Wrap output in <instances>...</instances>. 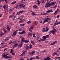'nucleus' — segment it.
Segmentation results:
<instances>
[{
    "label": "nucleus",
    "instance_id": "nucleus-45",
    "mask_svg": "<svg viewBox=\"0 0 60 60\" xmlns=\"http://www.w3.org/2000/svg\"><path fill=\"white\" fill-rule=\"evenodd\" d=\"M8 10V7L6 6V8H5V10Z\"/></svg>",
    "mask_w": 60,
    "mask_h": 60
},
{
    "label": "nucleus",
    "instance_id": "nucleus-41",
    "mask_svg": "<svg viewBox=\"0 0 60 60\" xmlns=\"http://www.w3.org/2000/svg\"><path fill=\"white\" fill-rule=\"evenodd\" d=\"M56 55V52H55L53 54V56H55Z\"/></svg>",
    "mask_w": 60,
    "mask_h": 60
},
{
    "label": "nucleus",
    "instance_id": "nucleus-4",
    "mask_svg": "<svg viewBox=\"0 0 60 60\" xmlns=\"http://www.w3.org/2000/svg\"><path fill=\"white\" fill-rule=\"evenodd\" d=\"M21 40L22 42H24L25 43H28L29 41V40L28 39L27 40H25V39L24 38V37H22L21 38Z\"/></svg>",
    "mask_w": 60,
    "mask_h": 60
},
{
    "label": "nucleus",
    "instance_id": "nucleus-5",
    "mask_svg": "<svg viewBox=\"0 0 60 60\" xmlns=\"http://www.w3.org/2000/svg\"><path fill=\"white\" fill-rule=\"evenodd\" d=\"M51 19V18H47L45 19L44 20L42 24H44L45 23L47 22H48V20H50Z\"/></svg>",
    "mask_w": 60,
    "mask_h": 60
},
{
    "label": "nucleus",
    "instance_id": "nucleus-15",
    "mask_svg": "<svg viewBox=\"0 0 60 60\" xmlns=\"http://www.w3.org/2000/svg\"><path fill=\"white\" fill-rule=\"evenodd\" d=\"M50 12H52V10H48L46 11V12L47 13H50Z\"/></svg>",
    "mask_w": 60,
    "mask_h": 60
},
{
    "label": "nucleus",
    "instance_id": "nucleus-53",
    "mask_svg": "<svg viewBox=\"0 0 60 60\" xmlns=\"http://www.w3.org/2000/svg\"><path fill=\"white\" fill-rule=\"evenodd\" d=\"M46 52V51L45 50H44L42 52V53H44V52Z\"/></svg>",
    "mask_w": 60,
    "mask_h": 60
},
{
    "label": "nucleus",
    "instance_id": "nucleus-57",
    "mask_svg": "<svg viewBox=\"0 0 60 60\" xmlns=\"http://www.w3.org/2000/svg\"><path fill=\"white\" fill-rule=\"evenodd\" d=\"M33 27L31 26V27L30 28V29H33Z\"/></svg>",
    "mask_w": 60,
    "mask_h": 60
},
{
    "label": "nucleus",
    "instance_id": "nucleus-55",
    "mask_svg": "<svg viewBox=\"0 0 60 60\" xmlns=\"http://www.w3.org/2000/svg\"><path fill=\"white\" fill-rule=\"evenodd\" d=\"M1 44L2 45H3L4 44H5V43H1Z\"/></svg>",
    "mask_w": 60,
    "mask_h": 60
},
{
    "label": "nucleus",
    "instance_id": "nucleus-47",
    "mask_svg": "<svg viewBox=\"0 0 60 60\" xmlns=\"http://www.w3.org/2000/svg\"><path fill=\"white\" fill-rule=\"evenodd\" d=\"M57 6V5L56 4L55 6H54V8H56Z\"/></svg>",
    "mask_w": 60,
    "mask_h": 60
},
{
    "label": "nucleus",
    "instance_id": "nucleus-3",
    "mask_svg": "<svg viewBox=\"0 0 60 60\" xmlns=\"http://www.w3.org/2000/svg\"><path fill=\"white\" fill-rule=\"evenodd\" d=\"M52 1H53V0H51L50 1L48 2L49 0H45V3H47L46 4V6H45V7H46V8H48V7H49V4Z\"/></svg>",
    "mask_w": 60,
    "mask_h": 60
},
{
    "label": "nucleus",
    "instance_id": "nucleus-19",
    "mask_svg": "<svg viewBox=\"0 0 60 60\" xmlns=\"http://www.w3.org/2000/svg\"><path fill=\"white\" fill-rule=\"evenodd\" d=\"M11 53H12V55H15V53L12 52L13 50L12 49H11Z\"/></svg>",
    "mask_w": 60,
    "mask_h": 60
},
{
    "label": "nucleus",
    "instance_id": "nucleus-9",
    "mask_svg": "<svg viewBox=\"0 0 60 60\" xmlns=\"http://www.w3.org/2000/svg\"><path fill=\"white\" fill-rule=\"evenodd\" d=\"M59 11V9H58L54 13V15H55L57 13V12Z\"/></svg>",
    "mask_w": 60,
    "mask_h": 60
},
{
    "label": "nucleus",
    "instance_id": "nucleus-51",
    "mask_svg": "<svg viewBox=\"0 0 60 60\" xmlns=\"http://www.w3.org/2000/svg\"><path fill=\"white\" fill-rule=\"evenodd\" d=\"M59 17H60V16L59 15H58L57 16V17L58 19H59Z\"/></svg>",
    "mask_w": 60,
    "mask_h": 60
},
{
    "label": "nucleus",
    "instance_id": "nucleus-31",
    "mask_svg": "<svg viewBox=\"0 0 60 60\" xmlns=\"http://www.w3.org/2000/svg\"><path fill=\"white\" fill-rule=\"evenodd\" d=\"M3 35H4V33H0V36L2 37Z\"/></svg>",
    "mask_w": 60,
    "mask_h": 60
},
{
    "label": "nucleus",
    "instance_id": "nucleus-26",
    "mask_svg": "<svg viewBox=\"0 0 60 60\" xmlns=\"http://www.w3.org/2000/svg\"><path fill=\"white\" fill-rule=\"evenodd\" d=\"M21 11H19L18 12H17V15H19V14H20V13H21Z\"/></svg>",
    "mask_w": 60,
    "mask_h": 60
},
{
    "label": "nucleus",
    "instance_id": "nucleus-52",
    "mask_svg": "<svg viewBox=\"0 0 60 60\" xmlns=\"http://www.w3.org/2000/svg\"><path fill=\"white\" fill-rule=\"evenodd\" d=\"M32 14L33 15H35V13H34V12H33L32 13Z\"/></svg>",
    "mask_w": 60,
    "mask_h": 60
},
{
    "label": "nucleus",
    "instance_id": "nucleus-63",
    "mask_svg": "<svg viewBox=\"0 0 60 60\" xmlns=\"http://www.w3.org/2000/svg\"><path fill=\"white\" fill-rule=\"evenodd\" d=\"M11 25H12V24H11V23H10V24L9 25V26H11Z\"/></svg>",
    "mask_w": 60,
    "mask_h": 60
},
{
    "label": "nucleus",
    "instance_id": "nucleus-23",
    "mask_svg": "<svg viewBox=\"0 0 60 60\" xmlns=\"http://www.w3.org/2000/svg\"><path fill=\"white\" fill-rule=\"evenodd\" d=\"M15 13V12H14L13 13V15H12L11 16H10V17L11 18V17H13V16H14V15Z\"/></svg>",
    "mask_w": 60,
    "mask_h": 60
},
{
    "label": "nucleus",
    "instance_id": "nucleus-21",
    "mask_svg": "<svg viewBox=\"0 0 60 60\" xmlns=\"http://www.w3.org/2000/svg\"><path fill=\"white\" fill-rule=\"evenodd\" d=\"M38 23V21H35V25H37Z\"/></svg>",
    "mask_w": 60,
    "mask_h": 60
},
{
    "label": "nucleus",
    "instance_id": "nucleus-20",
    "mask_svg": "<svg viewBox=\"0 0 60 60\" xmlns=\"http://www.w3.org/2000/svg\"><path fill=\"white\" fill-rule=\"evenodd\" d=\"M60 23V22H59L58 23H56L55 22L54 24V26H56V25H57L59 24Z\"/></svg>",
    "mask_w": 60,
    "mask_h": 60
},
{
    "label": "nucleus",
    "instance_id": "nucleus-32",
    "mask_svg": "<svg viewBox=\"0 0 60 60\" xmlns=\"http://www.w3.org/2000/svg\"><path fill=\"white\" fill-rule=\"evenodd\" d=\"M17 32H15V31L13 33V35H16Z\"/></svg>",
    "mask_w": 60,
    "mask_h": 60
},
{
    "label": "nucleus",
    "instance_id": "nucleus-36",
    "mask_svg": "<svg viewBox=\"0 0 60 60\" xmlns=\"http://www.w3.org/2000/svg\"><path fill=\"white\" fill-rule=\"evenodd\" d=\"M20 26H25V23L22 24L20 25Z\"/></svg>",
    "mask_w": 60,
    "mask_h": 60
},
{
    "label": "nucleus",
    "instance_id": "nucleus-13",
    "mask_svg": "<svg viewBox=\"0 0 60 60\" xmlns=\"http://www.w3.org/2000/svg\"><path fill=\"white\" fill-rule=\"evenodd\" d=\"M56 31V29H55L54 30H53L51 31V32L52 34H54L55 33V31Z\"/></svg>",
    "mask_w": 60,
    "mask_h": 60
},
{
    "label": "nucleus",
    "instance_id": "nucleus-60",
    "mask_svg": "<svg viewBox=\"0 0 60 60\" xmlns=\"http://www.w3.org/2000/svg\"><path fill=\"white\" fill-rule=\"evenodd\" d=\"M46 14H47V13H44V14H43V15H46Z\"/></svg>",
    "mask_w": 60,
    "mask_h": 60
},
{
    "label": "nucleus",
    "instance_id": "nucleus-11",
    "mask_svg": "<svg viewBox=\"0 0 60 60\" xmlns=\"http://www.w3.org/2000/svg\"><path fill=\"white\" fill-rule=\"evenodd\" d=\"M56 4V2H51L50 4L49 5V6L50 5H54Z\"/></svg>",
    "mask_w": 60,
    "mask_h": 60
},
{
    "label": "nucleus",
    "instance_id": "nucleus-44",
    "mask_svg": "<svg viewBox=\"0 0 60 60\" xmlns=\"http://www.w3.org/2000/svg\"><path fill=\"white\" fill-rule=\"evenodd\" d=\"M36 58L37 59H39V58H40V57L38 56H36Z\"/></svg>",
    "mask_w": 60,
    "mask_h": 60
},
{
    "label": "nucleus",
    "instance_id": "nucleus-48",
    "mask_svg": "<svg viewBox=\"0 0 60 60\" xmlns=\"http://www.w3.org/2000/svg\"><path fill=\"white\" fill-rule=\"evenodd\" d=\"M16 42V40H14V41H13V43H15Z\"/></svg>",
    "mask_w": 60,
    "mask_h": 60
},
{
    "label": "nucleus",
    "instance_id": "nucleus-64",
    "mask_svg": "<svg viewBox=\"0 0 60 60\" xmlns=\"http://www.w3.org/2000/svg\"><path fill=\"white\" fill-rule=\"evenodd\" d=\"M21 11V13H22V12L23 13V12H25V11H24V10H23L22 11Z\"/></svg>",
    "mask_w": 60,
    "mask_h": 60
},
{
    "label": "nucleus",
    "instance_id": "nucleus-18",
    "mask_svg": "<svg viewBox=\"0 0 60 60\" xmlns=\"http://www.w3.org/2000/svg\"><path fill=\"white\" fill-rule=\"evenodd\" d=\"M33 59H36L35 58H33V57H31L30 58V60H32Z\"/></svg>",
    "mask_w": 60,
    "mask_h": 60
},
{
    "label": "nucleus",
    "instance_id": "nucleus-58",
    "mask_svg": "<svg viewBox=\"0 0 60 60\" xmlns=\"http://www.w3.org/2000/svg\"><path fill=\"white\" fill-rule=\"evenodd\" d=\"M5 10L6 11V12H8V9H6Z\"/></svg>",
    "mask_w": 60,
    "mask_h": 60
},
{
    "label": "nucleus",
    "instance_id": "nucleus-27",
    "mask_svg": "<svg viewBox=\"0 0 60 60\" xmlns=\"http://www.w3.org/2000/svg\"><path fill=\"white\" fill-rule=\"evenodd\" d=\"M46 32H47L49 31V28H46Z\"/></svg>",
    "mask_w": 60,
    "mask_h": 60
},
{
    "label": "nucleus",
    "instance_id": "nucleus-39",
    "mask_svg": "<svg viewBox=\"0 0 60 60\" xmlns=\"http://www.w3.org/2000/svg\"><path fill=\"white\" fill-rule=\"evenodd\" d=\"M16 4V1H14V2H12L11 3V4Z\"/></svg>",
    "mask_w": 60,
    "mask_h": 60
},
{
    "label": "nucleus",
    "instance_id": "nucleus-28",
    "mask_svg": "<svg viewBox=\"0 0 60 60\" xmlns=\"http://www.w3.org/2000/svg\"><path fill=\"white\" fill-rule=\"evenodd\" d=\"M28 35L29 36H32V35H33V34H32V33H29L28 34Z\"/></svg>",
    "mask_w": 60,
    "mask_h": 60
},
{
    "label": "nucleus",
    "instance_id": "nucleus-40",
    "mask_svg": "<svg viewBox=\"0 0 60 60\" xmlns=\"http://www.w3.org/2000/svg\"><path fill=\"white\" fill-rule=\"evenodd\" d=\"M41 2L42 3H45V0H43L41 1Z\"/></svg>",
    "mask_w": 60,
    "mask_h": 60
},
{
    "label": "nucleus",
    "instance_id": "nucleus-24",
    "mask_svg": "<svg viewBox=\"0 0 60 60\" xmlns=\"http://www.w3.org/2000/svg\"><path fill=\"white\" fill-rule=\"evenodd\" d=\"M46 59L47 60H51V58H49V57H47Z\"/></svg>",
    "mask_w": 60,
    "mask_h": 60
},
{
    "label": "nucleus",
    "instance_id": "nucleus-49",
    "mask_svg": "<svg viewBox=\"0 0 60 60\" xmlns=\"http://www.w3.org/2000/svg\"><path fill=\"white\" fill-rule=\"evenodd\" d=\"M5 7H6L5 5H4L3 6V8H4V9H5Z\"/></svg>",
    "mask_w": 60,
    "mask_h": 60
},
{
    "label": "nucleus",
    "instance_id": "nucleus-10",
    "mask_svg": "<svg viewBox=\"0 0 60 60\" xmlns=\"http://www.w3.org/2000/svg\"><path fill=\"white\" fill-rule=\"evenodd\" d=\"M49 36H47V35L46 36H43L42 37L43 39H46V38H49Z\"/></svg>",
    "mask_w": 60,
    "mask_h": 60
},
{
    "label": "nucleus",
    "instance_id": "nucleus-22",
    "mask_svg": "<svg viewBox=\"0 0 60 60\" xmlns=\"http://www.w3.org/2000/svg\"><path fill=\"white\" fill-rule=\"evenodd\" d=\"M7 29H8V30L10 31V29L9 28V25H7Z\"/></svg>",
    "mask_w": 60,
    "mask_h": 60
},
{
    "label": "nucleus",
    "instance_id": "nucleus-1",
    "mask_svg": "<svg viewBox=\"0 0 60 60\" xmlns=\"http://www.w3.org/2000/svg\"><path fill=\"white\" fill-rule=\"evenodd\" d=\"M8 55H9V53H7L6 52H5L2 55V56L3 57L5 58H6V59H8V60H11V57L7 56Z\"/></svg>",
    "mask_w": 60,
    "mask_h": 60
},
{
    "label": "nucleus",
    "instance_id": "nucleus-37",
    "mask_svg": "<svg viewBox=\"0 0 60 60\" xmlns=\"http://www.w3.org/2000/svg\"><path fill=\"white\" fill-rule=\"evenodd\" d=\"M33 8H37V6L36 5H35L33 6Z\"/></svg>",
    "mask_w": 60,
    "mask_h": 60
},
{
    "label": "nucleus",
    "instance_id": "nucleus-35",
    "mask_svg": "<svg viewBox=\"0 0 60 60\" xmlns=\"http://www.w3.org/2000/svg\"><path fill=\"white\" fill-rule=\"evenodd\" d=\"M42 31V32H46V30H45V28H43Z\"/></svg>",
    "mask_w": 60,
    "mask_h": 60
},
{
    "label": "nucleus",
    "instance_id": "nucleus-29",
    "mask_svg": "<svg viewBox=\"0 0 60 60\" xmlns=\"http://www.w3.org/2000/svg\"><path fill=\"white\" fill-rule=\"evenodd\" d=\"M9 40V38H6L5 39H4V41H7V40Z\"/></svg>",
    "mask_w": 60,
    "mask_h": 60
},
{
    "label": "nucleus",
    "instance_id": "nucleus-16",
    "mask_svg": "<svg viewBox=\"0 0 60 60\" xmlns=\"http://www.w3.org/2000/svg\"><path fill=\"white\" fill-rule=\"evenodd\" d=\"M19 46V45H18V43H15L14 44V47H16V46Z\"/></svg>",
    "mask_w": 60,
    "mask_h": 60
},
{
    "label": "nucleus",
    "instance_id": "nucleus-7",
    "mask_svg": "<svg viewBox=\"0 0 60 60\" xmlns=\"http://www.w3.org/2000/svg\"><path fill=\"white\" fill-rule=\"evenodd\" d=\"M24 21H25V19H23L22 18V19H20V21H19V23H22V22H23Z\"/></svg>",
    "mask_w": 60,
    "mask_h": 60
},
{
    "label": "nucleus",
    "instance_id": "nucleus-50",
    "mask_svg": "<svg viewBox=\"0 0 60 60\" xmlns=\"http://www.w3.org/2000/svg\"><path fill=\"white\" fill-rule=\"evenodd\" d=\"M31 29H29V31H30V32H32V30H31Z\"/></svg>",
    "mask_w": 60,
    "mask_h": 60
},
{
    "label": "nucleus",
    "instance_id": "nucleus-25",
    "mask_svg": "<svg viewBox=\"0 0 60 60\" xmlns=\"http://www.w3.org/2000/svg\"><path fill=\"white\" fill-rule=\"evenodd\" d=\"M39 1H40V0H37V2L38 3V6H39V4H40V2Z\"/></svg>",
    "mask_w": 60,
    "mask_h": 60
},
{
    "label": "nucleus",
    "instance_id": "nucleus-6",
    "mask_svg": "<svg viewBox=\"0 0 60 60\" xmlns=\"http://www.w3.org/2000/svg\"><path fill=\"white\" fill-rule=\"evenodd\" d=\"M19 34H26V32L24 30L21 32H19Z\"/></svg>",
    "mask_w": 60,
    "mask_h": 60
},
{
    "label": "nucleus",
    "instance_id": "nucleus-42",
    "mask_svg": "<svg viewBox=\"0 0 60 60\" xmlns=\"http://www.w3.org/2000/svg\"><path fill=\"white\" fill-rule=\"evenodd\" d=\"M31 22V21H28L27 22V23H28V24H29Z\"/></svg>",
    "mask_w": 60,
    "mask_h": 60
},
{
    "label": "nucleus",
    "instance_id": "nucleus-8",
    "mask_svg": "<svg viewBox=\"0 0 60 60\" xmlns=\"http://www.w3.org/2000/svg\"><path fill=\"white\" fill-rule=\"evenodd\" d=\"M37 40H39V39H40V35L39 34H37Z\"/></svg>",
    "mask_w": 60,
    "mask_h": 60
},
{
    "label": "nucleus",
    "instance_id": "nucleus-34",
    "mask_svg": "<svg viewBox=\"0 0 60 60\" xmlns=\"http://www.w3.org/2000/svg\"><path fill=\"white\" fill-rule=\"evenodd\" d=\"M26 50H28V48H29V46H28L26 45Z\"/></svg>",
    "mask_w": 60,
    "mask_h": 60
},
{
    "label": "nucleus",
    "instance_id": "nucleus-46",
    "mask_svg": "<svg viewBox=\"0 0 60 60\" xmlns=\"http://www.w3.org/2000/svg\"><path fill=\"white\" fill-rule=\"evenodd\" d=\"M4 33H5V34H6V33H7V31L5 30V31H4Z\"/></svg>",
    "mask_w": 60,
    "mask_h": 60
},
{
    "label": "nucleus",
    "instance_id": "nucleus-62",
    "mask_svg": "<svg viewBox=\"0 0 60 60\" xmlns=\"http://www.w3.org/2000/svg\"><path fill=\"white\" fill-rule=\"evenodd\" d=\"M2 5H0V9H2Z\"/></svg>",
    "mask_w": 60,
    "mask_h": 60
},
{
    "label": "nucleus",
    "instance_id": "nucleus-59",
    "mask_svg": "<svg viewBox=\"0 0 60 60\" xmlns=\"http://www.w3.org/2000/svg\"><path fill=\"white\" fill-rule=\"evenodd\" d=\"M39 47H42V45H39Z\"/></svg>",
    "mask_w": 60,
    "mask_h": 60
},
{
    "label": "nucleus",
    "instance_id": "nucleus-14",
    "mask_svg": "<svg viewBox=\"0 0 60 60\" xmlns=\"http://www.w3.org/2000/svg\"><path fill=\"white\" fill-rule=\"evenodd\" d=\"M57 43V41H55L53 42L50 45H53L56 43Z\"/></svg>",
    "mask_w": 60,
    "mask_h": 60
},
{
    "label": "nucleus",
    "instance_id": "nucleus-54",
    "mask_svg": "<svg viewBox=\"0 0 60 60\" xmlns=\"http://www.w3.org/2000/svg\"><path fill=\"white\" fill-rule=\"evenodd\" d=\"M3 31H4L5 30V29L4 28H3Z\"/></svg>",
    "mask_w": 60,
    "mask_h": 60
},
{
    "label": "nucleus",
    "instance_id": "nucleus-30",
    "mask_svg": "<svg viewBox=\"0 0 60 60\" xmlns=\"http://www.w3.org/2000/svg\"><path fill=\"white\" fill-rule=\"evenodd\" d=\"M20 6H18V5H17V6L16 7H15V8H16V9H17V8H18V9H19V6H20Z\"/></svg>",
    "mask_w": 60,
    "mask_h": 60
},
{
    "label": "nucleus",
    "instance_id": "nucleus-2",
    "mask_svg": "<svg viewBox=\"0 0 60 60\" xmlns=\"http://www.w3.org/2000/svg\"><path fill=\"white\" fill-rule=\"evenodd\" d=\"M20 4L21 6H19V8L20 9H23H23H26V8H25L26 7V5H24V3H20Z\"/></svg>",
    "mask_w": 60,
    "mask_h": 60
},
{
    "label": "nucleus",
    "instance_id": "nucleus-43",
    "mask_svg": "<svg viewBox=\"0 0 60 60\" xmlns=\"http://www.w3.org/2000/svg\"><path fill=\"white\" fill-rule=\"evenodd\" d=\"M32 48V45H30V48Z\"/></svg>",
    "mask_w": 60,
    "mask_h": 60
},
{
    "label": "nucleus",
    "instance_id": "nucleus-12",
    "mask_svg": "<svg viewBox=\"0 0 60 60\" xmlns=\"http://www.w3.org/2000/svg\"><path fill=\"white\" fill-rule=\"evenodd\" d=\"M44 41V39H41V38H40V40H38V42H40L41 41Z\"/></svg>",
    "mask_w": 60,
    "mask_h": 60
},
{
    "label": "nucleus",
    "instance_id": "nucleus-61",
    "mask_svg": "<svg viewBox=\"0 0 60 60\" xmlns=\"http://www.w3.org/2000/svg\"><path fill=\"white\" fill-rule=\"evenodd\" d=\"M26 51H23V53L24 54H25V53H26Z\"/></svg>",
    "mask_w": 60,
    "mask_h": 60
},
{
    "label": "nucleus",
    "instance_id": "nucleus-56",
    "mask_svg": "<svg viewBox=\"0 0 60 60\" xmlns=\"http://www.w3.org/2000/svg\"><path fill=\"white\" fill-rule=\"evenodd\" d=\"M7 48H5L4 49V51H5V50H7Z\"/></svg>",
    "mask_w": 60,
    "mask_h": 60
},
{
    "label": "nucleus",
    "instance_id": "nucleus-38",
    "mask_svg": "<svg viewBox=\"0 0 60 60\" xmlns=\"http://www.w3.org/2000/svg\"><path fill=\"white\" fill-rule=\"evenodd\" d=\"M25 54V53H24V52L23 53H22L21 55V56H23Z\"/></svg>",
    "mask_w": 60,
    "mask_h": 60
},
{
    "label": "nucleus",
    "instance_id": "nucleus-17",
    "mask_svg": "<svg viewBox=\"0 0 60 60\" xmlns=\"http://www.w3.org/2000/svg\"><path fill=\"white\" fill-rule=\"evenodd\" d=\"M23 45V43L22 42L21 43L20 45L19 46V47H22V45Z\"/></svg>",
    "mask_w": 60,
    "mask_h": 60
},
{
    "label": "nucleus",
    "instance_id": "nucleus-33",
    "mask_svg": "<svg viewBox=\"0 0 60 60\" xmlns=\"http://www.w3.org/2000/svg\"><path fill=\"white\" fill-rule=\"evenodd\" d=\"M31 43L32 44H33V45L34 46H35V43H34V41H31Z\"/></svg>",
    "mask_w": 60,
    "mask_h": 60
}]
</instances>
